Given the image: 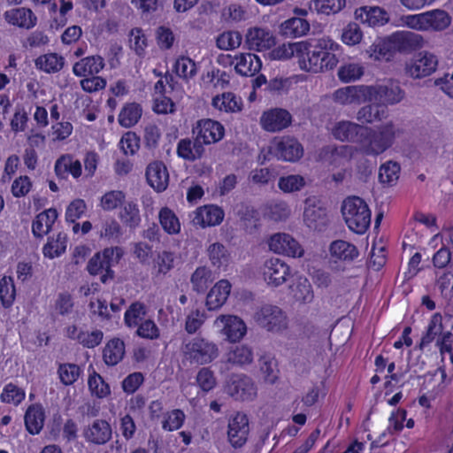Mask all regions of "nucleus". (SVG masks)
Here are the masks:
<instances>
[{
    "instance_id": "f257e3e1",
    "label": "nucleus",
    "mask_w": 453,
    "mask_h": 453,
    "mask_svg": "<svg viewBox=\"0 0 453 453\" xmlns=\"http://www.w3.org/2000/svg\"><path fill=\"white\" fill-rule=\"evenodd\" d=\"M306 50L302 51L300 67L302 70L319 73L334 69L338 64L335 51L339 45L329 38H319L313 42L303 41Z\"/></svg>"
},
{
    "instance_id": "f03ea898",
    "label": "nucleus",
    "mask_w": 453,
    "mask_h": 453,
    "mask_svg": "<svg viewBox=\"0 0 453 453\" xmlns=\"http://www.w3.org/2000/svg\"><path fill=\"white\" fill-rule=\"evenodd\" d=\"M424 43L425 40L419 34L398 31L386 38L377 39L370 47V52L376 59L389 60L396 51H411L423 47Z\"/></svg>"
},
{
    "instance_id": "7ed1b4c3",
    "label": "nucleus",
    "mask_w": 453,
    "mask_h": 453,
    "mask_svg": "<svg viewBox=\"0 0 453 453\" xmlns=\"http://www.w3.org/2000/svg\"><path fill=\"white\" fill-rule=\"evenodd\" d=\"M359 143V151L366 156H379L389 149L395 139L397 129L392 122L382 125L376 129L367 127Z\"/></svg>"
},
{
    "instance_id": "20e7f679",
    "label": "nucleus",
    "mask_w": 453,
    "mask_h": 453,
    "mask_svg": "<svg viewBox=\"0 0 453 453\" xmlns=\"http://www.w3.org/2000/svg\"><path fill=\"white\" fill-rule=\"evenodd\" d=\"M342 213L349 230L363 234L371 224V211L367 203L358 196L346 198L342 205Z\"/></svg>"
},
{
    "instance_id": "39448f33",
    "label": "nucleus",
    "mask_w": 453,
    "mask_h": 453,
    "mask_svg": "<svg viewBox=\"0 0 453 453\" xmlns=\"http://www.w3.org/2000/svg\"><path fill=\"white\" fill-rule=\"evenodd\" d=\"M181 352L186 360L196 365H207L215 360L219 354L215 342L198 336L184 340Z\"/></svg>"
},
{
    "instance_id": "423d86ee",
    "label": "nucleus",
    "mask_w": 453,
    "mask_h": 453,
    "mask_svg": "<svg viewBox=\"0 0 453 453\" xmlns=\"http://www.w3.org/2000/svg\"><path fill=\"white\" fill-rule=\"evenodd\" d=\"M255 321L263 328L273 333H281L288 328L286 313L276 305L265 304L254 314Z\"/></svg>"
},
{
    "instance_id": "0eeeda50",
    "label": "nucleus",
    "mask_w": 453,
    "mask_h": 453,
    "mask_svg": "<svg viewBox=\"0 0 453 453\" xmlns=\"http://www.w3.org/2000/svg\"><path fill=\"white\" fill-rule=\"evenodd\" d=\"M120 248H107L103 253H96L88 261L87 270L91 275L101 274L100 280L103 283L108 282L114 277V272L111 269V260L116 253L117 257L120 255Z\"/></svg>"
},
{
    "instance_id": "6e6552de",
    "label": "nucleus",
    "mask_w": 453,
    "mask_h": 453,
    "mask_svg": "<svg viewBox=\"0 0 453 453\" xmlns=\"http://www.w3.org/2000/svg\"><path fill=\"white\" fill-rule=\"evenodd\" d=\"M403 97L404 91L396 81L368 86V102L378 103L381 106L397 104Z\"/></svg>"
},
{
    "instance_id": "1a4fd4ad",
    "label": "nucleus",
    "mask_w": 453,
    "mask_h": 453,
    "mask_svg": "<svg viewBox=\"0 0 453 453\" xmlns=\"http://www.w3.org/2000/svg\"><path fill=\"white\" fill-rule=\"evenodd\" d=\"M261 273L266 284L273 288H277L287 282L291 276L290 266L278 257L265 260L261 267Z\"/></svg>"
},
{
    "instance_id": "9d476101",
    "label": "nucleus",
    "mask_w": 453,
    "mask_h": 453,
    "mask_svg": "<svg viewBox=\"0 0 453 453\" xmlns=\"http://www.w3.org/2000/svg\"><path fill=\"white\" fill-rule=\"evenodd\" d=\"M270 152L278 159L296 162L303 157V148L297 139L290 136H284L280 140H275L272 143Z\"/></svg>"
},
{
    "instance_id": "9b49d317",
    "label": "nucleus",
    "mask_w": 453,
    "mask_h": 453,
    "mask_svg": "<svg viewBox=\"0 0 453 453\" xmlns=\"http://www.w3.org/2000/svg\"><path fill=\"white\" fill-rule=\"evenodd\" d=\"M193 134L203 145H210L222 140L225 134L224 126L211 119H200L193 127Z\"/></svg>"
},
{
    "instance_id": "f8f14e48",
    "label": "nucleus",
    "mask_w": 453,
    "mask_h": 453,
    "mask_svg": "<svg viewBox=\"0 0 453 453\" xmlns=\"http://www.w3.org/2000/svg\"><path fill=\"white\" fill-rule=\"evenodd\" d=\"M438 59L433 53L419 52L406 65L407 73L414 79L426 77L433 73L437 67Z\"/></svg>"
},
{
    "instance_id": "ddd939ff",
    "label": "nucleus",
    "mask_w": 453,
    "mask_h": 453,
    "mask_svg": "<svg viewBox=\"0 0 453 453\" xmlns=\"http://www.w3.org/2000/svg\"><path fill=\"white\" fill-rule=\"evenodd\" d=\"M303 220L306 226L312 230H322L327 223L326 211L320 201L315 197L305 200Z\"/></svg>"
},
{
    "instance_id": "4468645a",
    "label": "nucleus",
    "mask_w": 453,
    "mask_h": 453,
    "mask_svg": "<svg viewBox=\"0 0 453 453\" xmlns=\"http://www.w3.org/2000/svg\"><path fill=\"white\" fill-rule=\"evenodd\" d=\"M249 433L250 426L246 414L238 412L229 420L227 437L234 448H242L247 441Z\"/></svg>"
},
{
    "instance_id": "2eb2a0df",
    "label": "nucleus",
    "mask_w": 453,
    "mask_h": 453,
    "mask_svg": "<svg viewBox=\"0 0 453 453\" xmlns=\"http://www.w3.org/2000/svg\"><path fill=\"white\" fill-rule=\"evenodd\" d=\"M333 100L341 105L368 102V86L354 85L338 88L333 94Z\"/></svg>"
},
{
    "instance_id": "dca6fc26",
    "label": "nucleus",
    "mask_w": 453,
    "mask_h": 453,
    "mask_svg": "<svg viewBox=\"0 0 453 453\" xmlns=\"http://www.w3.org/2000/svg\"><path fill=\"white\" fill-rule=\"evenodd\" d=\"M230 65H234L235 72L245 77H253L262 68V61L258 56L253 53H240L234 58L226 57Z\"/></svg>"
},
{
    "instance_id": "f3484780",
    "label": "nucleus",
    "mask_w": 453,
    "mask_h": 453,
    "mask_svg": "<svg viewBox=\"0 0 453 453\" xmlns=\"http://www.w3.org/2000/svg\"><path fill=\"white\" fill-rule=\"evenodd\" d=\"M224 211L216 205L197 208L191 215V223L196 226L207 227L219 225L224 219Z\"/></svg>"
},
{
    "instance_id": "a211bd4d",
    "label": "nucleus",
    "mask_w": 453,
    "mask_h": 453,
    "mask_svg": "<svg viewBox=\"0 0 453 453\" xmlns=\"http://www.w3.org/2000/svg\"><path fill=\"white\" fill-rule=\"evenodd\" d=\"M270 250L288 257H302L303 249L291 235L284 233L273 234L269 241Z\"/></svg>"
},
{
    "instance_id": "6ab92c4d",
    "label": "nucleus",
    "mask_w": 453,
    "mask_h": 453,
    "mask_svg": "<svg viewBox=\"0 0 453 453\" xmlns=\"http://www.w3.org/2000/svg\"><path fill=\"white\" fill-rule=\"evenodd\" d=\"M292 116L284 109L275 108L265 111L260 118L262 127L268 132H280L291 125Z\"/></svg>"
},
{
    "instance_id": "aec40b11",
    "label": "nucleus",
    "mask_w": 453,
    "mask_h": 453,
    "mask_svg": "<svg viewBox=\"0 0 453 453\" xmlns=\"http://www.w3.org/2000/svg\"><path fill=\"white\" fill-rule=\"evenodd\" d=\"M367 127L349 120H342L334 126L332 134L336 140L355 142L359 145L363 133L367 132Z\"/></svg>"
},
{
    "instance_id": "412c9836",
    "label": "nucleus",
    "mask_w": 453,
    "mask_h": 453,
    "mask_svg": "<svg viewBox=\"0 0 453 453\" xmlns=\"http://www.w3.org/2000/svg\"><path fill=\"white\" fill-rule=\"evenodd\" d=\"M275 37L269 29L251 27L246 34V43L250 50L262 51L275 45Z\"/></svg>"
},
{
    "instance_id": "4be33fe9",
    "label": "nucleus",
    "mask_w": 453,
    "mask_h": 453,
    "mask_svg": "<svg viewBox=\"0 0 453 453\" xmlns=\"http://www.w3.org/2000/svg\"><path fill=\"white\" fill-rule=\"evenodd\" d=\"M226 392L230 396H252L257 394V387L250 377L233 374L227 381Z\"/></svg>"
},
{
    "instance_id": "5701e85b",
    "label": "nucleus",
    "mask_w": 453,
    "mask_h": 453,
    "mask_svg": "<svg viewBox=\"0 0 453 453\" xmlns=\"http://www.w3.org/2000/svg\"><path fill=\"white\" fill-rule=\"evenodd\" d=\"M148 183L157 192L166 189L169 182V173L163 162L155 161L150 163L146 169Z\"/></svg>"
},
{
    "instance_id": "b1692460",
    "label": "nucleus",
    "mask_w": 453,
    "mask_h": 453,
    "mask_svg": "<svg viewBox=\"0 0 453 453\" xmlns=\"http://www.w3.org/2000/svg\"><path fill=\"white\" fill-rule=\"evenodd\" d=\"M219 322L224 325L222 329L223 334L230 342H238L246 334L244 322L236 316L221 315L215 321L216 324Z\"/></svg>"
},
{
    "instance_id": "393cba45",
    "label": "nucleus",
    "mask_w": 453,
    "mask_h": 453,
    "mask_svg": "<svg viewBox=\"0 0 453 453\" xmlns=\"http://www.w3.org/2000/svg\"><path fill=\"white\" fill-rule=\"evenodd\" d=\"M85 439L94 444H105L111 438V428L110 424L103 419L95 420L84 431Z\"/></svg>"
},
{
    "instance_id": "a878e982",
    "label": "nucleus",
    "mask_w": 453,
    "mask_h": 453,
    "mask_svg": "<svg viewBox=\"0 0 453 453\" xmlns=\"http://www.w3.org/2000/svg\"><path fill=\"white\" fill-rule=\"evenodd\" d=\"M231 291V284L226 280L218 281L206 296V306L209 311L219 309L227 300Z\"/></svg>"
},
{
    "instance_id": "bb28decb",
    "label": "nucleus",
    "mask_w": 453,
    "mask_h": 453,
    "mask_svg": "<svg viewBox=\"0 0 453 453\" xmlns=\"http://www.w3.org/2000/svg\"><path fill=\"white\" fill-rule=\"evenodd\" d=\"M356 19L370 27L382 26L388 20V14L380 7L363 6L355 12Z\"/></svg>"
},
{
    "instance_id": "cd10ccee",
    "label": "nucleus",
    "mask_w": 453,
    "mask_h": 453,
    "mask_svg": "<svg viewBox=\"0 0 453 453\" xmlns=\"http://www.w3.org/2000/svg\"><path fill=\"white\" fill-rule=\"evenodd\" d=\"M5 20L13 26L30 29L36 25L37 18L34 12L27 8L19 7L4 12Z\"/></svg>"
},
{
    "instance_id": "c85d7f7f",
    "label": "nucleus",
    "mask_w": 453,
    "mask_h": 453,
    "mask_svg": "<svg viewBox=\"0 0 453 453\" xmlns=\"http://www.w3.org/2000/svg\"><path fill=\"white\" fill-rule=\"evenodd\" d=\"M104 65V59L101 56H89L76 62L73 66V72L78 77H87L97 74Z\"/></svg>"
},
{
    "instance_id": "c756f323",
    "label": "nucleus",
    "mask_w": 453,
    "mask_h": 453,
    "mask_svg": "<svg viewBox=\"0 0 453 453\" xmlns=\"http://www.w3.org/2000/svg\"><path fill=\"white\" fill-rule=\"evenodd\" d=\"M57 219L58 211L53 208L45 210L39 213L32 224L33 234L37 238H42L51 230Z\"/></svg>"
},
{
    "instance_id": "7c9ffc66",
    "label": "nucleus",
    "mask_w": 453,
    "mask_h": 453,
    "mask_svg": "<svg viewBox=\"0 0 453 453\" xmlns=\"http://www.w3.org/2000/svg\"><path fill=\"white\" fill-rule=\"evenodd\" d=\"M211 104L215 109L227 113L240 112L243 106L242 98L233 92H224L214 96Z\"/></svg>"
},
{
    "instance_id": "2f4dec72",
    "label": "nucleus",
    "mask_w": 453,
    "mask_h": 453,
    "mask_svg": "<svg viewBox=\"0 0 453 453\" xmlns=\"http://www.w3.org/2000/svg\"><path fill=\"white\" fill-rule=\"evenodd\" d=\"M204 147L196 138L194 141L190 139H181L177 144V154L180 157L188 161H196L200 159L204 154Z\"/></svg>"
},
{
    "instance_id": "473e14b6",
    "label": "nucleus",
    "mask_w": 453,
    "mask_h": 453,
    "mask_svg": "<svg viewBox=\"0 0 453 453\" xmlns=\"http://www.w3.org/2000/svg\"><path fill=\"white\" fill-rule=\"evenodd\" d=\"M226 362L235 366H244L253 362L252 349L247 345L233 346L226 354Z\"/></svg>"
},
{
    "instance_id": "72a5a7b5",
    "label": "nucleus",
    "mask_w": 453,
    "mask_h": 453,
    "mask_svg": "<svg viewBox=\"0 0 453 453\" xmlns=\"http://www.w3.org/2000/svg\"><path fill=\"white\" fill-rule=\"evenodd\" d=\"M55 173L61 179H65L68 173L78 178L81 175V164L70 155H64L56 161Z\"/></svg>"
},
{
    "instance_id": "f704fd0d",
    "label": "nucleus",
    "mask_w": 453,
    "mask_h": 453,
    "mask_svg": "<svg viewBox=\"0 0 453 453\" xmlns=\"http://www.w3.org/2000/svg\"><path fill=\"white\" fill-rule=\"evenodd\" d=\"M427 31L441 32L451 24V16L444 10L434 9L426 12Z\"/></svg>"
},
{
    "instance_id": "c9c22d12",
    "label": "nucleus",
    "mask_w": 453,
    "mask_h": 453,
    "mask_svg": "<svg viewBox=\"0 0 453 453\" xmlns=\"http://www.w3.org/2000/svg\"><path fill=\"white\" fill-rule=\"evenodd\" d=\"M125 344L124 342L119 338L110 340L103 351L104 361L107 365H116L124 357Z\"/></svg>"
},
{
    "instance_id": "e433bc0d",
    "label": "nucleus",
    "mask_w": 453,
    "mask_h": 453,
    "mask_svg": "<svg viewBox=\"0 0 453 453\" xmlns=\"http://www.w3.org/2000/svg\"><path fill=\"white\" fill-rule=\"evenodd\" d=\"M310 23L303 18L293 17L281 24V32L287 37H301L310 31Z\"/></svg>"
},
{
    "instance_id": "4c0bfd02",
    "label": "nucleus",
    "mask_w": 453,
    "mask_h": 453,
    "mask_svg": "<svg viewBox=\"0 0 453 453\" xmlns=\"http://www.w3.org/2000/svg\"><path fill=\"white\" fill-rule=\"evenodd\" d=\"M330 254L333 257L342 261H352L358 256L357 247L346 241L336 240L330 245Z\"/></svg>"
},
{
    "instance_id": "58836bf2",
    "label": "nucleus",
    "mask_w": 453,
    "mask_h": 453,
    "mask_svg": "<svg viewBox=\"0 0 453 453\" xmlns=\"http://www.w3.org/2000/svg\"><path fill=\"white\" fill-rule=\"evenodd\" d=\"M35 65L47 73H55L63 69L65 58L57 53H48L37 58Z\"/></svg>"
},
{
    "instance_id": "ea45409f",
    "label": "nucleus",
    "mask_w": 453,
    "mask_h": 453,
    "mask_svg": "<svg viewBox=\"0 0 453 453\" xmlns=\"http://www.w3.org/2000/svg\"><path fill=\"white\" fill-rule=\"evenodd\" d=\"M386 117V110L378 103L365 105L357 113V119L362 124H372Z\"/></svg>"
},
{
    "instance_id": "a19ab883",
    "label": "nucleus",
    "mask_w": 453,
    "mask_h": 453,
    "mask_svg": "<svg viewBox=\"0 0 453 453\" xmlns=\"http://www.w3.org/2000/svg\"><path fill=\"white\" fill-rule=\"evenodd\" d=\"M291 292L295 300L303 304L311 303L314 299L312 286L306 278H299L291 286Z\"/></svg>"
},
{
    "instance_id": "79ce46f5",
    "label": "nucleus",
    "mask_w": 453,
    "mask_h": 453,
    "mask_svg": "<svg viewBox=\"0 0 453 453\" xmlns=\"http://www.w3.org/2000/svg\"><path fill=\"white\" fill-rule=\"evenodd\" d=\"M259 369L266 382L273 384L279 377L278 362L271 354L262 355L259 359Z\"/></svg>"
},
{
    "instance_id": "37998d69",
    "label": "nucleus",
    "mask_w": 453,
    "mask_h": 453,
    "mask_svg": "<svg viewBox=\"0 0 453 453\" xmlns=\"http://www.w3.org/2000/svg\"><path fill=\"white\" fill-rule=\"evenodd\" d=\"M212 273L206 266H199L192 273L190 282L196 293H203L213 281Z\"/></svg>"
},
{
    "instance_id": "c03bdc74",
    "label": "nucleus",
    "mask_w": 453,
    "mask_h": 453,
    "mask_svg": "<svg viewBox=\"0 0 453 453\" xmlns=\"http://www.w3.org/2000/svg\"><path fill=\"white\" fill-rule=\"evenodd\" d=\"M159 223L165 233L173 235L180 232V222L174 211L163 207L158 213Z\"/></svg>"
},
{
    "instance_id": "a18cd8bd",
    "label": "nucleus",
    "mask_w": 453,
    "mask_h": 453,
    "mask_svg": "<svg viewBox=\"0 0 453 453\" xmlns=\"http://www.w3.org/2000/svg\"><path fill=\"white\" fill-rule=\"evenodd\" d=\"M142 110L138 104H127L119 115L118 120L121 127L129 128L134 126L142 117Z\"/></svg>"
},
{
    "instance_id": "49530a36",
    "label": "nucleus",
    "mask_w": 453,
    "mask_h": 453,
    "mask_svg": "<svg viewBox=\"0 0 453 453\" xmlns=\"http://www.w3.org/2000/svg\"><path fill=\"white\" fill-rule=\"evenodd\" d=\"M44 414L42 408L30 406L25 414V425L32 434H39L42 428Z\"/></svg>"
},
{
    "instance_id": "de8ad7c7",
    "label": "nucleus",
    "mask_w": 453,
    "mask_h": 453,
    "mask_svg": "<svg viewBox=\"0 0 453 453\" xmlns=\"http://www.w3.org/2000/svg\"><path fill=\"white\" fill-rule=\"evenodd\" d=\"M122 223L130 229H135L141 223L138 205L134 202L127 203L119 212Z\"/></svg>"
},
{
    "instance_id": "09e8293b",
    "label": "nucleus",
    "mask_w": 453,
    "mask_h": 453,
    "mask_svg": "<svg viewBox=\"0 0 453 453\" xmlns=\"http://www.w3.org/2000/svg\"><path fill=\"white\" fill-rule=\"evenodd\" d=\"M305 50L306 45L303 41L294 43L282 44L272 51V56L274 59H288L296 54L300 61L302 58V51Z\"/></svg>"
},
{
    "instance_id": "8fccbe9b",
    "label": "nucleus",
    "mask_w": 453,
    "mask_h": 453,
    "mask_svg": "<svg viewBox=\"0 0 453 453\" xmlns=\"http://www.w3.org/2000/svg\"><path fill=\"white\" fill-rule=\"evenodd\" d=\"M173 71L180 78L188 81L196 75V64L190 58L181 56L177 58Z\"/></svg>"
},
{
    "instance_id": "3c124183",
    "label": "nucleus",
    "mask_w": 453,
    "mask_h": 453,
    "mask_svg": "<svg viewBox=\"0 0 453 453\" xmlns=\"http://www.w3.org/2000/svg\"><path fill=\"white\" fill-rule=\"evenodd\" d=\"M66 250V235L59 233L57 238H49L42 249L46 257L53 259L62 255Z\"/></svg>"
},
{
    "instance_id": "603ef678",
    "label": "nucleus",
    "mask_w": 453,
    "mask_h": 453,
    "mask_svg": "<svg viewBox=\"0 0 453 453\" xmlns=\"http://www.w3.org/2000/svg\"><path fill=\"white\" fill-rule=\"evenodd\" d=\"M98 233L101 238L119 242L122 235V229L119 223L115 219L109 218L102 222Z\"/></svg>"
},
{
    "instance_id": "864d4df0",
    "label": "nucleus",
    "mask_w": 453,
    "mask_h": 453,
    "mask_svg": "<svg viewBox=\"0 0 453 453\" xmlns=\"http://www.w3.org/2000/svg\"><path fill=\"white\" fill-rule=\"evenodd\" d=\"M442 332V318L440 314L436 313L432 316L431 320L428 324L425 335L421 338L419 348L423 349L429 343H431L436 336L441 334Z\"/></svg>"
},
{
    "instance_id": "5fc2aeb1",
    "label": "nucleus",
    "mask_w": 453,
    "mask_h": 453,
    "mask_svg": "<svg viewBox=\"0 0 453 453\" xmlns=\"http://www.w3.org/2000/svg\"><path fill=\"white\" fill-rule=\"evenodd\" d=\"M16 296L14 281L12 277L4 276L0 280V300L4 307L12 305Z\"/></svg>"
},
{
    "instance_id": "6e6d98bb",
    "label": "nucleus",
    "mask_w": 453,
    "mask_h": 453,
    "mask_svg": "<svg viewBox=\"0 0 453 453\" xmlns=\"http://www.w3.org/2000/svg\"><path fill=\"white\" fill-rule=\"evenodd\" d=\"M207 252L213 266L220 268L226 265L228 262V253L223 244L219 242L212 243L209 246Z\"/></svg>"
},
{
    "instance_id": "4d7b16f0",
    "label": "nucleus",
    "mask_w": 453,
    "mask_h": 453,
    "mask_svg": "<svg viewBox=\"0 0 453 453\" xmlns=\"http://www.w3.org/2000/svg\"><path fill=\"white\" fill-rule=\"evenodd\" d=\"M242 35L237 31H227L219 35L216 44L218 48L224 50H230L238 48L242 43Z\"/></svg>"
},
{
    "instance_id": "13d9d810",
    "label": "nucleus",
    "mask_w": 453,
    "mask_h": 453,
    "mask_svg": "<svg viewBox=\"0 0 453 453\" xmlns=\"http://www.w3.org/2000/svg\"><path fill=\"white\" fill-rule=\"evenodd\" d=\"M126 199V195L121 190L106 192L100 200V205L104 211H113L121 205Z\"/></svg>"
},
{
    "instance_id": "bf43d9fd",
    "label": "nucleus",
    "mask_w": 453,
    "mask_h": 453,
    "mask_svg": "<svg viewBox=\"0 0 453 453\" xmlns=\"http://www.w3.org/2000/svg\"><path fill=\"white\" fill-rule=\"evenodd\" d=\"M324 150L326 154H330L332 163H337L338 160H350L357 149L351 145H340L337 147L328 146Z\"/></svg>"
},
{
    "instance_id": "052dcab7",
    "label": "nucleus",
    "mask_w": 453,
    "mask_h": 453,
    "mask_svg": "<svg viewBox=\"0 0 453 453\" xmlns=\"http://www.w3.org/2000/svg\"><path fill=\"white\" fill-rule=\"evenodd\" d=\"M400 165L396 162L388 161L383 164L379 171V179L382 183L393 184L399 178Z\"/></svg>"
},
{
    "instance_id": "680f3d73",
    "label": "nucleus",
    "mask_w": 453,
    "mask_h": 453,
    "mask_svg": "<svg viewBox=\"0 0 453 453\" xmlns=\"http://www.w3.org/2000/svg\"><path fill=\"white\" fill-rule=\"evenodd\" d=\"M346 4V0H314V9L322 14L329 15L342 11Z\"/></svg>"
},
{
    "instance_id": "e2e57ef3",
    "label": "nucleus",
    "mask_w": 453,
    "mask_h": 453,
    "mask_svg": "<svg viewBox=\"0 0 453 453\" xmlns=\"http://www.w3.org/2000/svg\"><path fill=\"white\" fill-rule=\"evenodd\" d=\"M58 373L65 385H71L78 380L81 368L74 364H62L58 369Z\"/></svg>"
},
{
    "instance_id": "0e129e2a",
    "label": "nucleus",
    "mask_w": 453,
    "mask_h": 453,
    "mask_svg": "<svg viewBox=\"0 0 453 453\" xmlns=\"http://www.w3.org/2000/svg\"><path fill=\"white\" fill-rule=\"evenodd\" d=\"M305 185V180L301 175H288L280 177L278 182L280 189L286 193L300 190Z\"/></svg>"
},
{
    "instance_id": "69168bd1",
    "label": "nucleus",
    "mask_w": 453,
    "mask_h": 453,
    "mask_svg": "<svg viewBox=\"0 0 453 453\" xmlns=\"http://www.w3.org/2000/svg\"><path fill=\"white\" fill-rule=\"evenodd\" d=\"M104 338V333L96 329L92 332L81 330L78 334V342L83 347L93 349L98 346Z\"/></svg>"
},
{
    "instance_id": "338daca9",
    "label": "nucleus",
    "mask_w": 453,
    "mask_h": 453,
    "mask_svg": "<svg viewBox=\"0 0 453 453\" xmlns=\"http://www.w3.org/2000/svg\"><path fill=\"white\" fill-rule=\"evenodd\" d=\"M363 74V67L360 65L354 63L344 65L338 70V77L344 82L358 80Z\"/></svg>"
},
{
    "instance_id": "774afa93",
    "label": "nucleus",
    "mask_w": 453,
    "mask_h": 453,
    "mask_svg": "<svg viewBox=\"0 0 453 453\" xmlns=\"http://www.w3.org/2000/svg\"><path fill=\"white\" fill-rule=\"evenodd\" d=\"M144 315V305L140 303H134L125 312V323L129 327L137 326L140 325Z\"/></svg>"
}]
</instances>
